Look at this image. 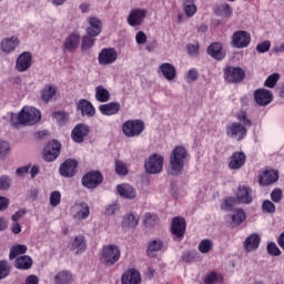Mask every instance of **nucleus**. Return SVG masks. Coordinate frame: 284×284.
Returning a JSON list of instances; mask_svg holds the SVG:
<instances>
[{
    "label": "nucleus",
    "mask_w": 284,
    "mask_h": 284,
    "mask_svg": "<svg viewBox=\"0 0 284 284\" xmlns=\"http://www.w3.org/2000/svg\"><path fill=\"white\" fill-rule=\"evenodd\" d=\"M119 54L114 48H104L101 50L98 57L100 65H111L116 61Z\"/></svg>",
    "instance_id": "f3484780"
},
{
    "label": "nucleus",
    "mask_w": 284,
    "mask_h": 284,
    "mask_svg": "<svg viewBox=\"0 0 284 284\" xmlns=\"http://www.w3.org/2000/svg\"><path fill=\"white\" fill-rule=\"evenodd\" d=\"M81 183L87 190H97L103 183L101 171H90L82 176Z\"/></svg>",
    "instance_id": "0eeeda50"
},
{
    "label": "nucleus",
    "mask_w": 284,
    "mask_h": 284,
    "mask_svg": "<svg viewBox=\"0 0 284 284\" xmlns=\"http://www.w3.org/2000/svg\"><path fill=\"white\" fill-rule=\"evenodd\" d=\"M77 205L79 207V211L74 215V219H79L80 221H85V219L90 216V206L85 202H80Z\"/></svg>",
    "instance_id": "f704fd0d"
},
{
    "label": "nucleus",
    "mask_w": 284,
    "mask_h": 284,
    "mask_svg": "<svg viewBox=\"0 0 284 284\" xmlns=\"http://www.w3.org/2000/svg\"><path fill=\"white\" fill-rule=\"evenodd\" d=\"M145 17H148V11L145 9H132L126 21L131 28H136L142 26V23L145 21Z\"/></svg>",
    "instance_id": "ddd939ff"
},
{
    "label": "nucleus",
    "mask_w": 284,
    "mask_h": 284,
    "mask_svg": "<svg viewBox=\"0 0 284 284\" xmlns=\"http://www.w3.org/2000/svg\"><path fill=\"white\" fill-rule=\"evenodd\" d=\"M236 119L237 121H240V123H242V125H245L246 128H252V120L247 118V112L241 111L237 114Z\"/></svg>",
    "instance_id": "5fc2aeb1"
},
{
    "label": "nucleus",
    "mask_w": 284,
    "mask_h": 284,
    "mask_svg": "<svg viewBox=\"0 0 284 284\" xmlns=\"http://www.w3.org/2000/svg\"><path fill=\"white\" fill-rule=\"evenodd\" d=\"M235 199H237V203L240 204L250 205L254 201V197H252V187L245 184L240 185L235 193Z\"/></svg>",
    "instance_id": "2eb2a0df"
},
{
    "label": "nucleus",
    "mask_w": 284,
    "mask_h": 284,
    "mask_svg": "<svg viewBox=\"0 0 284 284\" xmlns=\"http://www.w3.org/2000/svg\"><path fill=\"white\" fill-rule=\"evenodd\" d=\"M95 100L99 101V103H108V101H110V91L103 85H98L95 88Z\"/></svg>",
    "instance_id": "473e14b6"
},
{
    "label": "nucleus",
    "mask_w": 284,
    "mask_h": 284,
    "mask_svg": "<svg viewBox=\"0 0 284 284\" xmlns=\"http://www.w3.org/2000/svg\"><path fill=\"white\" fill-rule=\"evenodd\" d=\"M79 168V162L73 159L65 160L59 168L61 176L64 179H72L77 174V169Z\"/></svg>",
    "instance_id": "f8f14e48"
},
{
    "label": "nucleus",
    "mask_w": 284,
    "mask_h": 284,
    "mask_svg": "<svg viewBox=\"0 0 284 284\" xmlns=\"http://www.w3.org/2000/svg\"><path fill=\"white\" fill-rule=\"evenodd\" d=\"M59 203H61V192L53 191L50 194V205H51V207H57V205H59Z\"/></svg>",
    "instance_id": "6e6d98bb"
},
{
    "label": "nucleus",
    "mask_w": 284,
    "mask_h": 284,
    "mask_svg": "<svg viewBox=\"0 0 284 284\" xmlns=\"http://www.w3.org/2000/svg\"><path fill=\"white\" fill-rule=\"evenodd\" d=\"M254 101L257 105L265 108V105H270L272 103V92L266 89H257L254 91Z\"/></svg>",
    "instance_id": "aec40b11"
},
{
    "label": "nucleus",
    "mask_w": 284,
    "mask_h": 284,
    "mask_svg": "<svg viewBox=\"0 0 284 284\" xmlns=\"http://www.w3.org/2000/svg\"><path fill=\"white\" fill-rule=\"evenodd\" d=\"M270 48H272V42H270L268 40L262 42V43H258L256 45V51L260 53V54H265V52H270Z\"/></svg>",
    "instance_id": "4d7b16f0"
},
{
    "label": "nucleus",
    "mask_w": 284,
    "mask_h": 284,
    "mask_svg": "<svg viewBox=\"0 0 284 284\" xmlns=\"http://www.w3.org/2000/svg\"><path fill=\"white\" fill-rule=\"evenodd\" d=\"M187 53L194 57L195 54H199V43L196 44H187L186 45Z\"/></svg>",
    "instance_id": "774afa93"
},
{
    "label": "nucleus",
    "mask_w": 284,
    "mask_h": 284,
    "mask_svg": "<svg viewBox=\"0 0 284 284\" xmlns=\"http://www.w3.org/2000/svg\"><path fill=\"white\" fill-rule=\"evenodd\" d=\"M115 173L119 176H128V165L121 160H115Z\"/></svg>",
    "instance_id": "49530a36"
},
{
    "label": "nucleus",
    "mask_w": 284,
    "mask_h": 284,
    "mask_svg": "<svg viewBox=\"0 0 284 284\" xmlns=\"http://www.w3.org/2000/svg\"><path fill=\"white\" fill-rule=\"evenodd\" d=\"M12 273V265H10L9 261L1 260L0 261V281H3L10 276Z\"/></svg>",
    "instance_id": "e433bc0d"
},
{
    "label": "nucleus",
    "mask_w": 284,
    "mask_h": 284,
    "mask_svg": "<svg viewBox=\"0 0 284 284\" xmlns=\"http://www.w3.org/2000/svg\"><path fill=\"white\" fill-rule=\"evenodd\" d=\"M239 203V200L234 196H229L224 200V204L222 206L223 210H226V212L232 211V207Z\"/></svg>",
    "instance_id": "864d4df0"
},
{
    "label": "nucleus",
    "mask_w": 284,
    "mask_h": 284,
    "mask_svg": "<svg viewBox=\"0 0 284 284\" xmlns=\"http://www.w3.org/2000/svg\"><path fill=\"white\" fill-rule=\"evenodd\" d=\"M122 132L128 139L141 136L145 132V122L143 120H128L122 124Z\"/></svg>",
    "instance_id": "7ed1b4c3"
},
{
    "label": "nucleus",
    "mask_w": 284,
    "mask_h": 284,
    "mask_svg": "<svg viewBox=\"0 0 284 284\" xmlns=\"http://www.w3.org/2000/svg\"><path fill=\"white\" fill-rule=\"evenodd\" d=\"M271 200L273 203H281L283 201V190L274 189L271 193Z\"/></svg>",
    "instance_id": "13d9d810"
},
{
    "label": "nucleus",
    "mask_w": 284,
    "mask_h": 284,
    "mask_svg": "<svg viewBox=\"0 0 284 284\" xmlns=\"http://www.w3.org/2000/svg\"><path fill=\"white\" fill-rule=\"evenodd\" d=\"M163 156L153 153L145 162L144 169L148 174H161L163 172Z\"/></svg>",
    "instance_id": "6e6552de"
},
{
    "label": "nucleus",
    "mask_w": 284,
    "mask_h": 284,
    "mask_svg": "<svg viewBox=\"0 0 284 284\" xmlns=\"http://www.w3.org/2000/svg\"><path fill=\"white\" fill-rule=\"evenodd\" d=\"M196 258H199V252L196 251H187L182 255L184 263H194Z\"/></svg>",
    "instance_id": "8fccbe9b"
},
{
    "label": "nucleus",
    "mask_w": 284,
    "mask_h": 284,
    "mask_svg": "<svg viewBox=\"0 0 284 284\" xmlns=\"http://www.w3.org/2000/svg\"><path fill=\"white\" fill-rule=\"evenodd\" d=\"M186 159H187V149H185V146L178 145L173 149L169 158L171 174L173 176H179V174H183V169L185 168Z\"/></svg>",
    "instance_id": "f257e3e1"
},
{
    "label": "nucleus",
    "mask_w": 284,
    "mask_h": 284,
    "mask_svg": "<svg viewBox=\"0 0 284 284\" xmlns=\"http://www.w3.org/2000/svg\"><path fill=\"white\" fill-rule=\"evenodd\" d=\"M122 284H141V273L136 268H129L121 278Z\"/></svg>",
    "instance_id": "5701e85b"
},
{
    "label": "nucleus",
    "mask_w": 284,
    "mask_h": 284,
    "mask_svg": "<svg viewBox=\"0 0 284 284\" xmlns=\"http://www.w3.org/2000/svg\"><path fill=\"white\" fill-rule=\"evenodd\" d=\"M101 258L104 265L112 266L119 263V258H121V250L114 244L105 245L102 248Z\"/></svg>",
    "instance_id": "20e7f679"
},
{
    "label": "nucleus",
    "mask_w": 284,
    "mask_h": 284,
    "mask_svg": "<svg viewBox=\"0 0 284 284\" xmlns=\"http://www.w3.org/2000/svg\"><path fill=\"white\" fill-rule=\"evenodd\" d=\"M10 153V143L0 141V159H4Z\"/></svg>",
    "instance_id": "052dcab7"
},
{
    "label": "nucleus",
    "mask_w": 284,
    "mask_h": 284,
    "mask_svg": "<svg viewBox=\"0 0 284 284\" xmlns=\"http://www.w3.org/2000/svg\"><path fill=\"white\" fill-rule=\"evenodd\" d=\"M250 43H252V34L245 30H237L231 37V45L236 50L250 48Z\"/></svg>",
    "instance_id": "39448f33"
},
{
    "label": "nucleus",
    "mask_w": 284,
    "mask_h": 284,
    "mask_svg": "<svg viewBox=\"0 0 284 284\" xmlns=\"http://www.w3.org/2000/svg\"><path fill=\"white\" fill-rule=\"evenodd\" d=\"M52 116L60 126L65 125L70 121V114L65 111H55L52 113Z\"/></svg>",
    "instance_id": "58836bf2"
},
{
    "label": "nucleus",
    "mask_w": 284,
    "mask_h": 284,
    "mask_svg": "<svg viewBox=\"0 0 284 284\" xmlns=\"http://www.w3.org/2000/svg\"><path fill=\"white\" fill-rule=\"evenodd\" d=\"M262 212H264V214H274V212H276V205H274L272 201L265 200L262 204Z\"/></svg>",
    "instance_id": "3c124183"
},
{
    "label": "nucleus",
    "mask_w": 284,
    "mask_h": 284,
    "mask_svg": "<svg viewBox=\"0 0 284 284\" xmlns=\"http://www.w3.org/2000/svg\"><path fill=\"white\" fill-rule=\"evenodd\" d=\"M99 111L104 116H112L114 114H119V112H121V103H119V102H109L106 104H101L99 106Z\"/></svg>",
    "instance_id": "a878e982"
},
{
    "label": "nucleus",
    "mask_w": 284,
    "mask_h": 284,
    "mask_svg": "<svg viewBox=\"0 0 284 284\" xmlns=\"http://www.w3.org/2000/svg\"><path fill=\"white\" fill-rule=\"evenodd\" d=\"M267 253L271 254V256H281V248H278L276 243L271 242L267 244Z\"/></svg>",
    "instance_id": "bf43d9fd"
},
{
    "label": "nucleus",
    "mask_w": 284,
    "mask_h": 284,
    "mask_svg": "<svg viewBox=\"0 0 284 284\" xmlns=\"http://www.w3.org/2000/svg\"><path fill=\"white\" fill-rule=\"evenodd\" d=\"M206 52L209 57H212L215 61H223L227 53L225 50H223V43L222 42H212L207 49Z\"/></svg>",
    "instance_id": "a211bd4d"
},
{
    "label": "nucleus",
    "mask_w": 284,
    "mask_h": 284,
    "mask_svg": "<svg viewBox=\"0 0 284 284\" xmlns=\"http://www.w3.org/2000/svg\"><path fill=\"white\" fill-rule=\"evenodd\" d=\"M75 108L78 111L81 112V116H94V114H97V109H94V105L92 104V102L85 100V99H80L77 104Z\"/></svg>",
    "instance_id": "4be33fe9"
},
{
    "label": "nucleus",
    "mask_w": 284,
    "mask_h": 284,
    "mask_svg": "<svg viewBox=\"0 0 284 284\" xmlns=\"http://www.w3.org/2000/svg\"><path fill=\"white\" fill-rule=\"evenodd\" d=\"M69 247L72 252H75V254H83V252L88 250V241L85 240V236L78 235L70 243Z\"/></svg>",
    "instance_id": "b1692460"
},
{
    "label": "nucleus",
    "mask_w": 284,
    "mask_h": 284,
    "mask_svg": "<svg viewBox=\"0 0 284 284\" xmlns=\"http://www.w3.org/2000/svg\"><path fill=\"white\" fill-rule=\"evenodd\" d=\"M159 223V215L154 213H145L144 215V224L152 227Z\"/></svg>",
    "instance_id": "de8ad7c7"
},
{
    "label": "nucleus",
    "mask_w": 284,
    "mask_h": 284,
    "mask_svg": "<svg viewBox=\"0 0 284 284\" xmlns=\"http://www.w3.org/2000/svg\"><path fill=\"white\" fill-rule=\"evenodd\" d=\"M16 68L18 72H27V70H30V68H32V53L29 51L22 52L17 59Z\"/></svg>",
    "instance_id": "6ab92c4d"
},
{
    "label": "nucleus",
    "mask_w": 284,
    "mask_h": 284,
    "mask_svg": "<svg viewBox=\"0 0 284 284\" xmlns=\"http://www.w3.org/2000/svg\"><path fill=\"white\" fill-rule=\"evenodd\" d=\"M159 70L166 81H174V79H176V68L174 64L170 62L162 63Z\"/></svg>",
    "instance_id": "cd10ccee"
},
{
    "label": "nucleus",
    "mask_w": 284,
    "mask_h": 284,
    "mask_svg": "<svg viewBox=\"0 0 284 284\" xmlns=\"http://www.w3.org/2000/svg\"><path fill=\"white\" fill-rule=\"evenodd\" d=\"M41 121V111L34 106H24L18 113V122H12L13 128L19 125H37Z\"/></svg>",
    "instance_id": "f03ea898"
},
{
    "label": "nucleus",
    "mask_w": 284,
    "mask_h": 284,
    "mask_svg": "<svg viewBox=\"0 0 284 284\" xmlns=\"http://www.w3.org/2000/svg\"><path fill=\"white\" fill-rule=\"evenodd\" d=\"M245 219L246 214L245 211H243V209L236 210L235 213L232 215V222L234 223V225H241V223H243Z\"/></svg>",
    "instance_id": "a18cd8bd"
},
{
    "label": "nucleus",
    "mask_w": 284,
    "mask_h": 284,
    "mask_svg": "<svg viewBox=\"0 0 284 284\" xmlns=\"http://www.w3.org/2000/svg\"><path fill=\"white\" fill-rule=\"evenodd\" d=\"M258 245H261V236L256 233L248 235L244 241V250L246 252L258 250Z\"/></svg>",
    "instance_id": "c85d7f7f"
},
{
    "label": "nucleus",
    "mask_w": 284,
    "mask_h": 284,
    "mask_svg": "<svg viewBox=\"0 0 284 284\" xmlns=\"http://www.w3.org/2000/svg\"><path fill=\"white\" fill-rule=\"evenodd\" d=\"M90 134V126L80 123L74 126V129L71 132V138L74 141V143H83L85 141V136Z\"/></svg>",
    "instance_id": "412c9836"
},
{
    "label": "nucleus",
    "mask_w": 284,
    "mask_h": 284,
    "mask_svg": "<svg viewBox=\"0 0 284 284\" xmlns=\"http://www.w3.org/2000/svg\"><path fill=\"white\" fill-rule=\"evenodd\" d=\"M139 225V217L134 216V214L129 213L125 214L122 221V226L123 227H136Z\"/></svg>",
    "instance_id": "a19ab883"
},
{
    "label": "nucleus",
    "mask_w": 284,
    "mask_h": 284,
    "mask_svg": "<svg viewBox=\"0 0 284 284\" xmlns=\"http://www.w3.org/2000/svg\"><path fill=\"white\" fill-rule=\"evenodd\" d=\"M17 45H19V38L17 37L7 38L1 42V50L2 52L10 53L17 49Z\"/></svg>",
    "instance_id": "7c9ffc66"
},
{
    "label": "nucleus",
    "mask_w": 284,
    "mask_h": 284,
    "mask_svg": "<svg viewBox=\"0 0 284 284\" xmlns=\"http://www.w3.org/2000/svg\"><path fill=\"white\" fill-rule=\"evenodd\" d=\"M278 181V171L274 169H264L258 173L260 185H272Z\"/></svg>",
    "instance_id": "4468645a"
},
{
    "label": "nucleus",
    "mask_w": 284,
    "mask_h": 284,
    "mask_svg": "<svg viewBox=\"0 0 284 284\" xmlns=\"http://www.w3.org/2000/svg\"><path fill=\"white\" fill-rule=\"evenodd\" d=\"M247 163V155L243 151H235L229 158L230 170H241Z\"/></svg>",
    "instance_id": "dca6fc26"
},
{
    "label": "nucleus",
    "mask_w": 284,
    "mask_h": 284,
    "mask_svg": "<svg viewBox=\"0 0 284 284\" xmlns=\"http://www.w3.org/2000/svg\"><path fill=\"white\" fill-rule=\"evenodd\" d=\"M12 185V180L8 175L0 176V190L8 192Z\"/></svg>",
    "instance_id": "603ef678"
},
{
    "label": "nucleus",
    "mask_w": 284,
    "mask_h": 284,
    "mask_svg": "<svg viewBox=\"0 0 284 284\" xmlns=\"http://www.w3.org/2000/svg\"><path fill=\"white\" fill-rule=\"evenodd\" d=\"M226 134L235 141H243L247 138V126L241 122H233L226 126Z\"/></svg>",
    "instance_id": "1a4fd4ad"
},
{
    "label": "nucleus",
    "mask_w": 284,
    "mask_h": 284,
    "mask_svg": "<svg viewBox=\"0 0 284 284\" xmlns=\"http://www.w3.org/2000/svg\"><path fill=\"white\" fill-rule=\"evenodd\" d=\"M59 154H61V142L57 140L49 142L43 150V159L47 163L57 161V159H59Z\"/></svg>",
    "instance_id": "9d476101"
},
{
    "label": "nucleus",
    "mask_w": 284,
    "mask_h": 284,
    "mask_svg": "<svg viewBox=\"0 0 284 284\" xmlns=\"http://www.w3.org/2000/svg\"><path fill=\"white\" fill-rule=\"evenodd\" d=\"M135 41L138 45H143L148 41V36L143 31H139L135 36Z\"/></svg>",
    "instance_id": "69168bd1"
},
{
    "label": "nucleus",
    "mask_w": 284,
    "mask_h": 284,
    "mask_svg": "<svg viewBox=\"0 0 284 284\" xmlns=\"http://www.w3.org/2000/svg\"><path fill=\"white\" fill-rule=\"evenodd\" d=\"M187 227V222L181 216H175L171 221V234L175 236L178 241H183L185 236V230Z\"/></svg>",
    "instance_id": "9b49d317"
},
{
    "label": "nucleus",
    "mask_w": 284,
    "mask_h": 284,
    "mask_svg": "<svg viewBox=\"0 0 284 284\" xmlns=\"http://www.w3.org/2000/svg\"><path fill=\"white\" fill-rule=\"evenodd\" d=\"M26 252H28V246L22 244H16L10 250L9 260L14 261L17 256H19L20 254H26Z\"/></svg>",
    "instance_id": "ea45409f"
},
{
    "label": "nucleus",
    "mask_w": 284,
    "mask_h": 284,
    "mask_svg": "<svg viewBox=\"0 0 284 284\" xmlns=\"http://www.w3.org/2000/svg\"><path fill=\"white\" fill-rule=\"evenodd\" d=\"M163 250V241L153 240L149 243L146 248L148 256H154V252H161Z\"/></svg>",
    "instance_id": "4c0bfd02"
},
{
    "label": "nucleus",
    "mask_w": 284,
    "mask_h": 284,
    "mask_svg": "<svg viewBox=\"0 0 284 284\" xmlns=\"http://www.w3.org/2000/svg\"><path fill=\"white\" fill-rule=\"evenodd\" d=\"M219 10L224 17H230L232 14V7H230V4H222L219 7Z\"/></svg>",
    "instance_id": "338daca9"
},
{
    "label": "nucleus",
    "mask_w": 284,
    "mask_h": 284,
    "mask_svg": "<svg viewBox=\"0 0 284 284\" xmlns=\"http://www.w3.org/2000/svg\"><path fill=\"white\" fill-rule=\"evenodd\" d=\"M224 81L233 84L243 83L245 71L241 67H226L224 68Z\"/></svg>",
    "instance_id": "423d86ee"
},
{
    "label": "nucleus",
    "mask_w": 284,
    "mask_h": 284,
    "mask_svg": "<svg viewBox=\"0 0 284 284\" xmlns=\"http://www.w3.org/2000/svg\"><path fill=\"white\" fill-rule=\"evenodd\" d=\"M54 94H57V89H54L52 85H47L41 92V99L42 101H50Z\"/></svg>",
    "instance_id": "c03bdc74"
},
{
    "label": "nucleus",
    "mask_w": 284,
    "mask_h": 284,
    "mask_svg": "<svg viewBox=\"0 0 284 284\" xmlns=\"http://www.w3.org/2000/svg\"><path fill=\"white\" fill-rule=\"evenodd\" d=\"M278 79H281V75L278 73H273L268 75L264 82L265 88H275L276 83H278Z\"/></svg>",
    "instance_id": "09e8293b"
},
{
    "label": "nucleus",
    "mask_w": 284,
    "mask_h": 284,
    "mask_svg": "<svg viewBox=\"0 0 284 284\" xmlns=\"http://www.w3.org/2000/svg\"><path fill=\"white\" fill-rule=\"evenodd\" d=\"M182 8L184 10V14H186L189 18L194 17L196 14V4L194 3V0H182Z\"/></svg>",
    "instance_id": "c9c22d12"
},
{
    "label": "nucleus",
    "mask_w": 284,
    "mask_h": 284,
    "mask_svg": "<svg viewBox=\"0 0 284 284\" xmlns=\"http://www.w3.org/2000/svg\"><path fill=\"white\" fill-rule=\"evenodd\" d=\"M199 79V71L196 69H191L186 73V83H194Z\"/></svg>",
    "instance_id": "680f3d73"
},
{
    "label": "nucleus",
    "mask_w": 284,
    "mask_h": 284,
    "mask_svg": "<svg viewBox=\"0 0 284 284\" xmlns=\"http://www.w3.org/2000/svg\"><path fill=\"white\" fill-rule=\"evenodd\" d=\"M102 29L103 23L101 22V19L97 17H92L89 19V27L87 28V34L89 37H99Z\"/></svg>",
    "instance_id": "393cba45"
},
{
    "label": "nucleus",
    "mask_w": 284,
    "mask_h": 284,
    "mask_svg": "<svg viewBox=\"0 0 284 284\" xmlns=\"http://www.w3.org/2000/svg\"><path fill=\"white\" fill-rule=\"evenodd\" d=\"M79 43H81V34L73 32L65 38L64 48L68 52H74L79 48Z\"/></svg>",
    "instance_id": "bb28decb"
},
{
    "label": "nucleus",
    "mask_w": 284,
    "mask_h": 284,
    "mask_svg": "<svg viewBox=\"0 0 284 284\" xmlns=\"http://www.w3.org/2000/svg\"><path fill=\"white\" fill-rule=\"evenodd\" d=\"M219 281V274L215 271L210 272L204 278V284H214Z\"/></svg>",
    "instance_id": "e2e57ef3"
},
{
    "label": "nucleus",
    "mask_w": 284,
    "mask_h": 284,
    "mask_svg": "<svg viewBox=\"0 0 284 284\" xmlns=\"http://www.w3.org/2000/svg\"><path fill=\"white\" fill-rule=\"evenodd\" d=\"M212 247H214L212 240H202L197 246V250L201 252V254H209V252H212Z\"/></svg>",
    "instance_id": "37998d69"
},
{
    "label": "nucleus",
    "mask_w": 284,
    "mask_h": 284,
    "mask_svg": "<svg viewBox=\"0 0 284 284\" xmlns=\"http://www.w3.org/2000/svg\"><path fill=\"white\" fill-rule=\"evenodd\" d=\"M116 191L122 199H129L130 201H132V199H136V190H134L130 184H119L116 186Z\"/></svg>",
    "instance_id": "c756f323"
},
{
    "label": "nucleus",
    "mask_w": 284,
    "mask_h": 284,
    "mask_svg": "<svg viewBox=\"0 0 284 284\" xmlns=\"http://www.w3.org/2000/svg\"><path fill=\"white\" fill-rule=\"evenodd\" d=\"M97 40L93 37L90 36H83L81 39V51L82 52H88L94 45V42Z\"/></svg>",
    "instance_id": "79ce46f5"
},
{
    "label": "nucleus",
    "mask_w": 284,
    "mask_h": 284,
    "mask_svg": "<svg viewBox=\"0 0 284 284\" xmlns=\"http://www.w3.org/2000/svg\"><path fill=\"white\" fill-rule=\"evenodd\" d=\"M17 270H30L32 267V257L29 255H22L16 258L14 264Z\"/></svg>",
    "instance_id": "2f4dec72"
},
{
    "label": "nucleus",
    "mask_w": 284,
    "mask_h": 284,
    "mask_svg": "<svg viewBox=\"0 0 284 284\" xmlns=\"http://www.w3.org/2000/svg\"><path fill=\"white\" fill-rule=\"evenodd\" d=\"M54 283L55 284H72V273L69 271H60L54 276Z\"/></svg>",
    "instance_id": "72a5a7b5"
},
{
    "label": "nucleus",
    "mask_w": 284,
    "mask_h": 284,
    "mask_svg": "<svg viewBox=\"0 0 284 284\" xmlns=\"http://www.w3.org/2000/svg\"><path fill=\"white\" fill-rule=\"evenodd\" d=\"M26 214H28V211L26 209H20L19 211H17L12 216H11V221L13 223H19L20 219H23V216H26Z\"/></svg>",
    "instance_id": "0e129e2a"
}]
</instances>
